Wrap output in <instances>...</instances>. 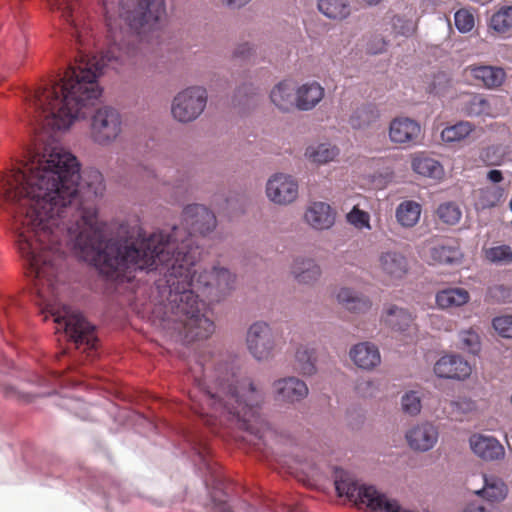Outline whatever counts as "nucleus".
Returning <instances> with one entry per match:
<instances>
[{"instance_id":"obj_1","label":"nucleus","mask_w":512,"mask_h":512,"mask_svg":"<svg viewBox=\"0 0 512 512\" xmlns=\"http://www.w3.org/2000/svg\"><path fill=\"white\" fill-rule=\"evenodd\" d=\"M78 45V54L58 81H50L27 96L26 113L36 134L35 149L27 160L0 180V205L14 206L13 230L19 254L34 279L38 304L49 312L77 349H96L95 327L80 314L58 303L59 275L66 249L95 266L112 280L131 278L137 270H158L159 303L153 314L165 330L186 342L209 338L215 325L196 294L220 301L233 288L235 276L213 266L198 273L200 250L194 235H206L217 224L212 211L200 204L183 210L182 225L170 233L148 237L139 226L120 239L104 241L94 200L105 190L98 170L85 172V197L79 193L80 165L77 158L56 144L55 133L65 131L101 95L96 81L105 67L119 69L135 64L137 48L130 38L158 29L164 20H106L107 48L98 58L88 51L94 41L80 20H65Z\"/></svg>"},{"instance_id":"obj_2","label":"nucleus","mask_w":512,"mask_h":512,"mask_svg":"<svg viewBox=\"0 0 512 512\" xmlns=\"http://www.w3.org/2000/svg\"><path fill=\"white\" fill-rule=\"evenodd\" d=\"M189 370L196 384L190 393L191 409L207 425L227 420L259 439L264 437L259 411L266 394L259 382L250 377L238 379L223 355L210 350L199 354Z\"/></svg>"},{"instance_id":"obj_3","label":"nucleus","mask_w":512,"mask_h":512,"mask_svg":"<svg viewBox=\"0 0 512 512\" xmlns=\"http://www.w3.org/2000/svg\"><path fill=\"white\" fill-rule=\"evenodd\" d=\"M122 131L120 113L109 106L97 109L92 116L90 137L98 145L107 146L113 143Z\"/></svg>"},{"instance_id":"obj_4","label":"nucleus","mask_w":512,"mask_h":512,"mask_svg":"<svg viewBox=\"0 0 512 512\" xmlns=\"http://www.w3.org/2000/svg\"><path fill=\"white\" fill-rule=\"evenodd\" d=\"M206 103V89L198 86L188 87L174 97L171 112L177 121L191 122L201 115Z\"/></svg>"},{"instance_id":"obj_5","label":"nucleus","mask_w":512,"mask_h":512,"mask_svg":"<svg viewBox=\"0 0 512 512\" xmlns=\"http://www.w3.org/2000/svg\"><path fill=\"white\" fill-rule=\"evenodd\" d=\"M192 449L195 455L198 457L199 468L207 471L212 477H215L216 484L213 490L210 492L211 501L213 504L214 512H236L228 504L227 493L223 490V483L217 479L214 464L210 456V448L208 444L203 440H197L193 443Z\"/></svg>"},{"instance_id":"obj_6","label":"nucleus","mask_w":512,"mask_h":512,"mask_svg":"<svg viewBox=\"0 0 512 512\" xmlns=\"http://www.w3.org/2000/svg\"><path fill=\"white\" fill-rule=\"evenodd\" d=\"M249 352L257 360H266L273 354L275 340L271 327L263 321L253 323L246 336Z\"/></svg>"},{"instance_id":"obj_7","label":"nucleus","mask_w":512,"mask_h":512,"mask_svg":"<svg viewBox=\"0 0 512 512\" xmlns=\"http://www.w3.org/2000/svg\"><path fill=\"white\" fill-rule=\"evenodd\" d=\"M266 194L269 200L275 204H290L298 197V183L290 175L274 174L267 181Z\"/></svg>"},{"instance_id":"obj_8","label":"nucleus","mask_w":512,"mask_h":512,"mask_svg":"<svg viewBox=\"0 0 512 512\" xmlns=\"http://www.w3.org/2000/svg\"><path fill=\"white\" fill-rule=\"evenodd\" d=\"M421 135L420 124L408 117L394 118L389 125V138L398 145L411 146L417 143Z\"/></svg>"},{"instance_id":"obj_9","label":"nucleus","mask_w":512,"mask_h":512,"mask_svg":"<svg viewBox=\"0 0 512 512\" xmlns=\"http://www.w3.org/2000/svg\"><path fill=\"white\" fill-rule=\"evenodd\" d=\"M378 269L390 281L401 280L409 271L407 258L399 251H382L378 256Z\"/></svg>"},{"instance_id":"obj_10","label":"nucleus","mask_w":512,"mask_h":512,"mask_svg":"<svg viewBox=\"0 0 512 512\" xmlns=\"http://www.w3.org/2000/svg\"><path fill=\"white\" fill-rule=\"evenodd\" d=\"M471 372L468 361L459 355H444L434 365V373L439 378L462 380L469 377Z\"/></svg>"},{"instance_id":"obj_11","label":"nucleus","mask_w":512,"mask_h":512,"mask_svg":"<svg viewBox=\"0 0 512 512\" xmlns=\"http://www.w3.org/2000/svg\"><path fill=\"white\" fill-rule=\"evenodd\" d=\"M438 437V429L428 422L413 426L405 434L410 448L421 452L432 449L437 443Z\"/></svg>"},{"instance_id":"obj_12","label":"nucleus","mask_w":512,"mask_h":512,"mask_svg":"<svg viewBox=\"0 0 512 512\" xmlns=\"http://www.w3.org/2000/svg\"><path fill=\"white\" fill-rule=\"evenodd\" d=\"M275 398L285 403H295L305 399L309 393L306 383L296 377H286L273 383Z\"/></svg>"},{"instance_id":"obj_13","label":"nucleus","mask_w":512,"mask_h":512,"mask_svg":"<svg viewBox=\"0 0 512 512\" xmlns=\"http://www.w3.org/2000/svg\"><path fill=\"white\" fill-rule=\"evenodd\" d=\"M465 71L469 73L470 77L475 81H478L489 89L500 87L506 79L505 70L496 66L470 65Z\"/></svg>"},{"instance_id":"obj_14","label":"nucleus","mask_w":512,"mask_h":512,"mask_svg":"<svg viewBox=\"0 0 512 512\" xmlns=\"http://www.w3.org/2000/svg\"><path fill=\"white\" fill-rule=\"evenodd\" d=\"M469 443L472 451L483 460H499L505 455L504 447L494 437L473 435Z\"/></svg>"},{"instance_id":"obj_15","label":"nucleus","mask_w":512,"mask_h":512,"mask_svg":"<svg viewBox=\"0 0 512 512\" xmlns=\"http://www.w3.org/2000/svg\"><path fill=\"white\" fill-rule=\"evenodd\" d=\"M335 212L324 202H314L306 210L305 221L316 230H327L335 223Z\"/></svg>"},{"instance_id":"obj_16","label":"nucleus","mask_w":512,"mask_h":512,"mask_svg":"<svg viewBox=\"0 0 512 512\" xmlns=\"http://www.w3.org/2000/svg\"><path fill=\"white\" fill-rule=\"evenodd\" d=\"M350 357L355 365L367 370L376 367L381 362L377 346L370 342L356 344L350 350Z\"/></svg>"},{"instance_id":"obj_17","label":"nucleus","mask_w":512,"mask_h":512,"mask_svg":"<svg viewBox=\"0 0 512 512\" xmlns=\"http://www.w3.org/2000/svg\"><path fill=\"white\" fill-rule=\"evenodd\" d=\"M324 97V88L317 82L305 83L296 90V108L313 109Z\"/></svg>"},{"instance_id":"obj_18","label":"nucleus","mask_w":512,"mask_h":512,"mask_svg":"<svg viewBox=\"0 0 512 512\" xmlns=\"http://www.w3.org/2000/svg\"><path fill=\"white\" fill-rule=\"evenodd\" d=\"M483 487L475 490L474 493L489 502H500L504 500L508 494L506 483L499 477L494 475L483 474L481 476Z\"/></svg>"},{"instance_id":"obj_19","label":"nucleus","mask_w":512,"mask_h":512,"mask_svg":"<svg viewBox=\"0 0 512 512\" xmlns=\"http://www.w3.org/2000/svg\"><path fill=\"white\" fill-rule=\"evenodd\" d=\"M337 301L346 310L362 314L370 310L372 303L370 299L350 288H341L337 295Z\"/></svg>"},{"instance_id":"obj_20","label":"nucleus","mask_w":512,"mask_h":512,"mask_svg":"<svg viewBox=\"0 0 512 512\" xmlns=\"http://www.w3.org/2000/svg\"><path fill=\"white\" fill-rule=\"evenodd\" d=\"M291 272L299 283L313 284L321 276L320 266L310 258H296L292 264Z\"/></svg>"},{"instance_id":"obj_21","label":"nucleus","mask_w":512,"mask_h":512,"mask_svg":"<svg viewBox=\"0 0 512 512\" xmlns=\"http://www.w3.org/2000/svg\"><path fill=\"white\" fill-rule=\"evenodd\" d=\"M270 99L282 111L296 108V91L291 81H282L270 93Z\"/></svg>"},{"instance_id":"obj_22","label":"nucleus","mask_w":512,"mask_h":512,"mask_svg":"<svg viewBox=\"0 0 512 512\" xmlns=\"http://www.w3.org/2000/svg\"><path fill=\"white\" fill-rule=\"evenodd\" d=\"M435 300L441 309L455 308L468 303L470 294L464 288H446L436 294Z\"/></svg>"},{"instance_id":"obj_23","label":"nucleus","mask_w":512,"mask_h":512,"mask_svg":"<svg viewBox=\"0 0 512 512\" xmlns=\"http://www.w3.org/2000/svg\"><path fill=\"white\" fill-rule=\"evenodd\" d=\"M383 319L391 329L400 332L408 331L414 321V317L409 311L395 305H391L385 310Z\"/></svg>"},{"instance_id":"obj_24","label":"nucleus","mask_w":512,"mask_h":512,"mask_svg":"<svg viewBox=\"0 0 512 512\" xmlns=\"http://www.w3.org/2000/svg\"><path fill=\"white\" fill-rule=\"evenodd\" d=\"M339 148L330 143H319L306 148L305 157L316 165H325L339 156Z\"/></svg>"},{"instance_id":"obj_25","label":"nucleus","mask_w":512,"mask_h":512,"mask_svg":"<svg viewBox=\"0 0 512 512\" xmlns=\"http://www.w3.org/2000/svg\"><path fill=\"white\" fill-rule=\"evenodd\" d=\"M421 212L422 207L418 202L405 200L397 206L395 217L402 227L412 228L418 223Z\"/></svg>"},{"instance_id":"obj_26","label":"nucleus","mask_w":512,"mask_h":512,"mask_svg":"<svg viewBox=\"0 0 512 512\" xmlns=\"http://www.w3.org/2000/svg\"><path fill=\"white\" fill-rule=\"evenodd\" d=\"M431 259L439 264L457 263L462 258V253L458 246L450 241L437 243L430 249Z\"/></svg>"},{"instance_id":"obj_27","label":"nucleus","mask_w":512,"mask_h":512,"mask_svg":"<svg viewBox=\"0 0 512 512\" xmlns=\"http://www.w3.org/2000/svg\"><path fill=\"white\" fill-rule=\"evenodd\" d=\"M319 11L329 19L344 20L351 13L348 0H318Z\"/></svg>"},{"instance_id":"obj_28","label":"nucleus","mask_w":512,"mask_h":512,"mask_svg":"<svg viewBox=\"0 0 512 512\" xmlns=\"http://www.w3.org/2000/svg\"><path fill=\"white\" fill-rule=\"evenodd\" d=\"M315 350L306 345L298 347L295 353L294 368L304 376H311L316 372Z\"/></svg>"},{"instance_id":"obj_29","label":"nucleus","mask_w":512,"mask_h":512,"mask_svg":"<svg viewBox=\"0 0 512 512\" xmlns=\"http://www.w3.org/2000/svg\"><path fill=\"white\" fill-rule=\"evenodd\" d=\"M379 117V110L374 105H363L352 113L349 124L353 129H364L375 123Z\"/></svg>"},{"instance_id":"obj_30","label":"nucleus","mask_w":512,"mask_h":512,"mask_svg":"<svg viewBox=\"0 0 512 512\" xmlns=\"http://www.w3.org/2000/svg\"><path fill=\"white\" fill-rule=\"evenodd\" d=\"M489 28L501 36H509L512 32V6L501 7L489 21Z\"/></svg>"},{"instance_id":"obj_31","label":"nucleus","mask_w":512,"mask_h":512,"mask_svg":"<svg viewBox=\"0 0 512 512\" xmlns=\"http://www.w3.org/2000/svg\"><path fill=\"white\" fill-rule=\"evenodd\" d=\"M412 169L419 175L435 179L443 174V167L438 161L423 155L413 158Z\"/></svg>"},{"instance_id":"obj_32","label":"nucleus","mask_w":512,"mask_h":512,"mask_svg":"<svg viewBox=\"0 0 512 512\" xmlns=\"http://www.w3.org/2000/svg\"><path fill=\"white\" fill-rule=\"evenodd\" d=\"M475 127L468 121H460L454 125L444 128L441 132V138L446 143L459 142L469 136Z\"/></svg>"},{"instance_id":"obj_33","label":"nucleus","mask_w":512,"mask_h":512,"mask_svg":"<svg viewBox=\"0 0 512 512\" xmlns=\"http://www.w3.org/2000/svg\"><path fill=\"white\" fill-rule=\"evenodd\" d=\"M259 93L252 85L244 84L239 87L234 95L233 104L235 106L250 108L257 105Z\"/></svg>"},{"instance_id":"obj_34","label":"nucleus","mask_w":512,"mask_h":512,"mask_svg":"<svg viewBox=\"0 0 512 512\" xmlns=\"http://www.w3.org/2000/svg\"><path fill=\"white\" fill-rule=\"evenodd\" d=\"M464 110L468 116H493L488 100L479 94L470 97L465 104Z\"/></svg>"},{"instance_id":"obj_35","label":"nucleus","mask_w":512,"mask_h":512,"mask_svg":"<svg viewBox=\"0 0 512 512\" xmlns=\"http://www.w3.org/2000/svg\"><path fill=\"white\" fill-rule=\"evenodd\" d=\"M436 214L447 225H456L462 216L459 206L454 202H445L438 206Z\"/></svg>"},{"instance_id":"obj_36","label":"nucleus","mask_w":512,"mask_h":512,"mask_svg":"<svg viewBox=\"0 0 512 512\" xmlns=\"http://www.w3.org/2000/svg\"><path fill=\"white\" fill-rule=\"evenodd\" d=\"M485 257L495 264L512 263V249L509 245L494 246L485 251Z\"/></svg>"},{"instance_id":"obj_37","label":"nucleus","mask_w":512,"mask_h":512,"mask_svg":"<svg viewBox=\"0 0 512 512\" xmlns=\"http://www.w3.org/2000/svg\"><path fill=\"white\" fill-rule=\"evenodd\" d=\"M503 196L500 187H485L479 191V203L482 208H491L497 205Z\"/></svg>"},{"instance_id":"obj_38","label":"nucleus","mask_w":512,"mask_h":512,"mask_svg":"<svg viewBox=\"0 0 512 512\" xmlns=\"http://www.w3.org/2000/svg\"><path fill=\"white\" fill-rule=\"evenodd\" d=\"M459 341L462 349L470 353H477L480 349L479 335L472 329L464 330L459 333Z\"/></svg>"},{"instance_id":"obj_39","label":"nucleus","mask_w":512,"mask_h":512,"mask_svg":"<svg viewBox=\"0 0 512 512\" xmlns=\"http://www.w3.org/2000/svg\"><path fill=\"white\" fill-rule=\"evenodd\" d=\"M346 218L351 225L359 230L364 228L371 229L369 213L360 210L357 206L352 208V210L347 214Z\"/></svg>"},{"instance_id":"obj_40","label":"nucleus","mask_w":512,"mask_h":512,"mask_svg":"<svg viewBox=\"0 0 512 512\" xmlns=\"http://www.w3.org/2000/svg\"><path fill=\"white\" fill-rule=\"evenodd\" d=\"M487 297L493 302L506 303L512 300V287L504 284H497L489 287Z\"/></svg>"},{"instance_id":"obj_41","label":"nucleus","mask_w":512,"mask_h":512,"mask_svg":"<svg viewBox=\"0 0 512 512\" xmlns=\"http://www.w3.org/2000/svg\"><path fill=\"white\" fill-rule=\"evenodd\" d=\"M402 409L410 415H417L421 410V400L414 391L406 393L401 400Z\"/></svg>"},{"instance_id":"obj_42","label":"nucleus","mask_w":512,"mask_h":512,"mask_svg":"<svg viewBox=\"0 0 512 512\" xmlns=\"http://www.w3.org/2000/svg\"><path fill=\"white\" fill-rule=\"evenodd\" d=\"M454 20L455 26L462 33L469 32L474 27V16L467 10L461 9L457 11Z\"/></svg>"},{"instance_id":"obj_43","label":"nucleus","mask_w":512,"mask_h":512,"mask_svg":"<svg viewBox=\"0 0 512 512\" xmlns=\"http://www.w3.org/2000/svg\"><path fill=\"white\" fill-rule=\"evenodd\" d=\"M493 327L504 338H512V316L504 315L493 319Z\"/></svg>"},{"instance_id":"obj_44","label":"nucleus","mask_w":512,"mask_h":512,"mask_svg":"<svg viewBox=\"0 0 512 512\" xmlns=\"http://www.w3.org/2000/svg\"><path fill=\"white\" fill-rule=\"evenodd\" d=\"M387 42L380 35H374L367 43V52L370 54H380L386 50Z\"/></svg>"},{"instance_id":"obj_45","label":"nucleus","mask_w":512,"mask_h":512,"mask_svg":"<svg viewBox=\"0 0 512 512\" xmlns=\"http://www.w3.org/2000/svg\"><path fill=\"white\" fill-rule=\"evenodd\" d=\"M255 54V48L248 42L239 44L234 52L233 57L240 60H248Z\"/></svg>"},{"instance_id":"obj_46","label":"nucleus","mask_w":512,"mask_h":512,"mask_svg":"<svg viewBox=\"0 0 512 512\" xmlns=\"http://www.w3.org/2000/svg\"><path fill=\"white\" fill-rule=\"evenodd\" d=\"M463 512H500L499 508L491 503L489 504H478L469 503L465 506Z\"/></svg>"},{"instance_id":"obj_47","label":"nucleus","mask_w":512,"mask_h":512,"mask_svg":"<svg viewBox=\"0 0 512 512\" xmlns=\"http://www.w3.org/2000/svg\"><path fill=\"white\" fill-rule=\"evenodd\" d=\"M356 389L359 394L363 397H372L374 396V391L376 390L375 384L372 381L362 380L357 383Z\"/></svg>"},{"instance_id":"obj_48","label":"nucleus","mask_w":512,"mask_h":512,"mask_svg":"<svg viewBox=\"0 0 512 512\" xmlns=\"http://www.w3.org/2000/svg\"><path fill=\"white\" fill-rule=\"evenodd\" d=\"M251 0H220L221 4L228 9L236 10L246 6Z\"/></svg>"},{"instance_id":"obj_49","label":"nucleus","mask_w":512,"mask_h":512,"mask_svg":"<svg viewBox=\"0 0 512 512\" xmlns=\"http://www.w3.org/2000/svg\"><path fill=\"white\" fill-rule=\"evenodd\" d=\"M487 178H488V180H490L493 183H499L503 180V175L500 170L494 169V170H490L487 173Z\"/></svg>"},{"instance_id":"obj_50","label":"nucleus","mask_w":512,"mask_h":512,"mask_svg":"<svg viewBox=\"0 0 512 512\" xmlns=\"http://www.w3.org/2000/svg\"><path fill=\"white\" fill-rule=\"evenodd\" d=\"M143 177L146 178V179H150V178H154L156 177V175L154 174V171L151 170V169H148L146 167H144L143 169Z\"/></svg>"},{"instance_id":"obj_51","label":"nucleus","mask_w":512,"mask_h":512,"mask_svg":"<svg viewBox=\"0 0 512 512\" xmlns=\"http://www.w3.org/2000/svg\"><path fill=\"white\" fill-rule=\"evenodd\" d=\"M251 509H252V506H251L249 503H247V502L243 501V502H241V507H240V508H238V510H237V511H239V510H245V511L249 512Z\"/></svg>"},{"instance_id":"obj_52","label":"nucleus","mask_w":512,"mask_h":512,"mask_svg":"<svg viewBox=\"0 0 512 512\" xmlns=\"http://www.w3.org/2000/svg\"><path fill=\"white\" fill-rule=\"evenodd\" d=\"M414 30H415L414 25L412 23H409L407 30L403 31L402 34L409 35V34H412L414 32Z\"/></svg>"},{"instance_id":"obj_53","label":"nucleus","mask_w":512,"mask_h":512,"mask_svg":"<svg viewBox=\"0 0 512 512\" xmlns=\"http://www.w3.org/2000/svg\"><path fill=\"white\" fill-rule=\"evenodd\" d=\"M366 3L373 5L378 4L381 0H364Z\"/></svg>"},{"instance_id":"obj_54","label":"nucleus","mask_w":512,"mask_h":512,"mask_svg":"<svg viewBox=\"0 0 512 512\" xmlns=\"http://www.w3.org/2000/svg\"><path fill=\"white\" fill-rule=\"evenodd\" d=\"M509 205H510V209H511V211H512V200L510 201V204H509Z\"/></svg>"}]
</instances>
